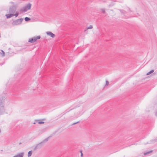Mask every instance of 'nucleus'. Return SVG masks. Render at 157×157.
<instances>
[{"label": "nucleus", "mask_w": 157, "mask_h": 157, "mask_svg": "<svg viewBox=\"0 0 157 157\" xmlns=\"http://www.w3.org/2000/svg\"><path fill=\"white\" fill-rule=\"evenodd\" d=\"M17 7V5H13L11 6L9 8V13H14L16 10Z\"/></svg>", "instance_id": "f257e3e1"}, {"label": "nucleus", "mask_w": 157, "mask_h": 157, "mask_svg": "<svg viewBox=\"0 0 157 157\" xmlns=\"http://www.w3.org/2000/svg\"><path fill=\"white\" fill-rule=\"evenodd\" d=\"M23 20V18H21L20 19L14 20L12 22V24L13 25H17L20 24H21Z\"/></svg>", "instance_id": "f03ea898"}, {"label": "nucleus", "mask_w": 157, "mask_h": 157, "mask_svg": "<svg viewBox=\"0 0 157 157\" xmlns=\"http://www.w3.org/2000/svg\"><path fill=\"white\" fill-rule=\"evenodd\" d=\"M31 4L30 3H28L26 4L22 9H21V10L23 12H26L28 10H29L31 9Z\"/></svg>", "instance_id": "7ed1b4c3"}, {"label": "nucleus", "mask_w": 157, "mask_h": 157, "mask_svg": "<svg viewBox=\"0 0 157 157\" xmlns=\"http://www.w3.org/2000/svg\"><path fill=\"white\" fill-rule=\"evenodd\" d=\"M40 38V36H34L29 39L28 41L31 43H33L36 41L37 39H39Z\"/></svg>", "instance_id": "20e7f679"}, {"label": "nucleus", "mask_w": 157, "mask_h": 157, "mask_svg": "<svg viewBox=\"0 0 157 157\" xmlns=\"http://www.w3.org/2000/svg\"><path fill=\"white\" fill-rule=\"evenodd\" d=\"M5 97H2L0 98V107H4Z\"/></svg>", "instance_id": "39448f33"}, {"label": "nucleus", "mask_w": 157, "mask_h": 157, "mask_svg": "<svg viewBox=\"0 0 157 157\" xmlns=\"http://www.w3.org/2000/svg\"><path fill=\"white\" fill-rule=\"evenodd\" d=\"M46 33L47 35L50 36L52 38H54L55 36V35L51 32H47Z\"/></svg>", "instance_id": "423d86ee"}, {"label": "nucleus", "mask_w": 157, "mask_h": 157, "mask_svg": "<svg viewBox=\"0 0 157 157\" xmlns=\"http://www.w3.org/2000/svg\"><path fill=\"white\" fill-rule=\"evenodd\" d=\"M5 16L6 17V18L7 19H8L13 16V13H10V14H6Z\"/></svg>", "instance_id": "0eeeda50"}, {"label": "nucleus", "mask_w": 157, "mask_h": 157, "mask_svg": "<svg viewBox=\"0 0 157 157\" xmlns=\"http://www.w3.org/2000/svg\"><path fill=\"white\" fill-rule=\"evenodd\" d=\"M5 111L4 107H0V112L1 114L4 113Z\"/></svg>", "instance_id": "6e6552de"}, {"label": "nucleus", "mask_w": 157, "mask_h": 157, "mask_svg": "<svg viewBox=\"0 0 157 157\" xmlns=\"http://www.w3.org/2000/svg\"><path fill=\"white\" fill-rule=\"evenodd\" d=\"M24 154V153H20L16 156H17V157H23Z\"/></svg>", "instance_id": "1a4fd4ad"}, {"label": "nucleus", "mask_w": 157, "mask_h": 157, "mask_svg": "<svg viewBox=\"0 0 157 157\" xmlns=\"http://www.w3.org/2000/svg\"><path fill=\"white\" fill-rule=\"evenodd\" d=\"M32 153H33V151L32 150H31V151H29L28 153V157H30L32 155Z\"/></svg>", "instance_id": "9d476101"}, {"label": "nucleus", "mask_w": 157, "mask_h": 157, "mask_svg": "<svg viewBox=\"0 0 157 157\" xmlns=\"http://www.w3.org/2000/svg\"><path fill=\"white\" fill-rule=\"evenodd\" d=\"M0 54H1L3 57H4L5 56V52L2 50H1V52H0Z\"/></svg>", "instance_id": "9b49d317"}, {"label": "nucleus", "mask_w": 157, "mask_h": 157, "mask_svg": "<svg viewBox=\"0 0 157 157\" xmlns=\"http://www.w3.org/2000/svg\"><path fill=\"white\" fill-rule=\"evenodd\" d=\"M30 20V18L28 17H26L25 18V20L26 21H28Z\"/></svg>", "instance_id": "f8f14e48"}, {"label": "nucleus", "mask_w": 157, "mask_h": 157, "mask_svg": "<svg viewBox=\"0 0 157 157\" xmlns=\"http://www.w3.org/2000/svg\"><path fill=\"white\" fill-rule=\"evenodd\" d=\"M42 142H41L40 143H39V144H37L36 146L34 147V150L35 151V150H36L38 148H37V147L41 143H42Z\"/></svg>", "instance_id": "ddd939ff"}, {"label": "nucleus", "mask_w": 157, "mask_h": 157, "mask_svg": "<svg viewBox=\"0 0 157 157\" xmlns=\"http://www.w3.org/2000/svg\"><path fill=\"white\" fill-rule=\"evenodd\" d=\"M49 138V137H48L47 138L45 139L42 142V143L47 142L48 141Z\"/></svg>", "instance_id": "4468645a"}, {"label": "nucleus", "mask_w": 157, "mask_h": 157, "mask_svg": "<svg viewBox=\"0 0 157 157\" xmlns=\"http://www.w3.org/2000/svg\"><path fill=\"white\" fill-rule=\"evenodd\" d=\"M154 71V70H151V71H150L148 73H147V75H149L152 73Z\"/></svg>", "instance_id": "2eb2a0df"}, {"label": "nucleus", "mask_w": 157, "mask_h": 157, "mask_svg": "<svg viewBox=\"0 0 157 157\" xmlns=\"http://www.w3.org/2000/svg\"><path fill=\"white\" fill-rule=\"evenodd\" d=\"M152 152V151H148L147 152H146V153H144V155H147V154H149V153H150L151 152Z\"/></svg>", "instance_id": "dca6fc26"}, {"label": "nucleus", "mask_w": 157, "mask_h": 157, "mask_svg": "<svg viewBox=\"0 0 157 157\" xmlns=\"http://www.w3.org/2000/svg\"><path fill=\"white\" fill-rule=\"evenodd\" d=\"M93 28V26L92 25H90V26L89 27H87L86 28V29H91Z\"/></svg>", "instance_id": "f3484780"}, {"label": "nucleus", "mask_w": 157, "mask_h": 157, "mask_svg": "<svg viewBox=\"0 0 157 157\" xmlns=\"http://www.w3.org/2000/svg\"><path fill=\"white\" fill-rule=\"evenodd\" d=\"M19 15L18 13L17 12L15 14L13 13V16H15L16 17H17Z\"/></svg>", "instance_id": "a211bd4d"}, {"label": "nucleus", "mask_w": 157, "mask_h": 157, "mask_svg": "<svg viewBox=\"0 0 157 157\" xmlns=\"http://www.w3.org/2000/svg\"><path fill=\"white\" fill-rule=\"evenodd\" d=\"M44 123V122L42 121H40L38 122V124H42Z\"/></svg>", "instance_id": "6ab92c4d"}, {"label": "nucleus", "mask_w": 157, "mask_h": 157, "mask_svg": "<svg viewBox=\"0 0 157 157\" xmlns=\"http://www.w3.org/2000/svg\"><path fill=\"white\" fill-rule=\"evenodd\" d=\"M101 12L102 13H105V10L104 9H102L101 10Z\"/></svg>", "instance_id": "aec40b11"}, {"label": "nucleus", "mask_w": 157, "mask_h": 157, "mask_svg": "<svg viewBox=\"0 0 157 157\" xmlns=\"http://www.w3.org/2000/svg\"><path fill=\"white\" fill-rule=\"evenodd\" d=\"M106 83L105 86H108L109 84V82L107 81H106Z\"/></svg>", "instance_id": "412c9836"}, {"label": "nucleus", "mask_w": 157, "mask_h": 157, "mask_svg": "<svg viewBox=\"0 0 157 157\" xmlns=\"http://www.w3.org/2000/svg\"><path fill=\"white\" fill-rule=\"evenodd\" d=\"M75 107L74 108H72V109H70V110H69L68 111H67V112H69V111H71V110H72V109H75V108H76V107Z\"/></svg>", "instance_id": "4be33fe9"}, {"label": "nucleus", "mask_w": 157, "mask_h": 157, "mask_svg": "<svg viewBox=\"0 0 157 157\" xmlns=\"http://www.w3.org/2000/svg\"><path fill=\"white\" fill-rule=\"evenodd\" d=\"M79 122V121H77V122H76L74 123H73V124H72V125H74V124H76L78 123Z\"/></svg>", "instance_id": "5701e85b"}, {"label": "nucleus", "mask_w": 157, "mask_h": 157, "mask_svg": "<svg viewBox=\"0 0 157 157\" xmlns=\"http://www.w3.org/2000/svg\"><path fill=\"white\" fill-rule=\"evenodd\" d=\"M81 156L82 157L83 156V154H82V151H81Z\"/></svg>", "instance_id": "b1692460"}, {"label": "nucleus", "mask_w": 157, "mask_h": 157, "mask_svg": "<svg viewBox=\"0 0 157 157\" xmlns=\"http://www.w3.org/2000/svg\"><path fill=\"white\" fill-rule=\"evenodd\" d=\"M155 115L156 116H157V111L155 113Z\"/></svg>", "instance_id": "393cba45"}, {"label": "nucleus", "mask_w": 157, "mask_h": 157, "mask_svg": "<svg viewBox=\"0 0 157 157\" xmlns=\"http://www.w3.org/2000/svg\"><path fill=\"white\" fill-rule=\"evenodd\" d=\"M21 144V142H20V143H19V145H20V144Z\"/></svg>", "instance_id": "a878e982"}, {"label": "nucleus", "mask_w": 157, "mask_h": 157, "mask_svg": "<svg viewBox=\"0 0 157 157\" xmlns=\"http://www.w3.org/2000/svg\"><path fill=\"white\" fill-rule=\"evenodd\" d=\"M33 124H36V123L35 122H34Z\"/></svg>", "instance_id": "bb28decb"}]
</instances>
